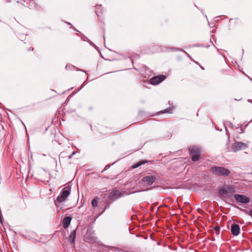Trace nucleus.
I'll return each mask as SVG.
<instances>
[{
  "label": "nucleus",
  "instance_id": "2",
  "mask_svg": "<svg viewBox=\"0 0 252 252\" xmlns=\"http://www.w3.org/2000/svg\"><path fill=\"white\" fill-rule=\"evenodd\" d=\"M71 189L69 186L65 187L62 189L60 195L57 198V201L62 203L66 201L67 197L70 194Z\"/></svg>",
  "mask_w": 252,
  "mask_h": 252
},
{
  "label": "nucleus",
  "instance_id": "5",
  "mask_svg": "<svg viewBox=\"0 0 252 252\" xmlns=\"http://www.w3.org/2000/svg\"><path fill=\"white\" fill-rule=\"evenodd\" d=\"M235 191L234 188L232 186H226L220 189L219 192L224 197L229 196Z\"/></svg>",
  "mask_w": 252,
  "mask_h": 252
},
{
  "label": "nucleus",
  "instance_id": "9",
  "mask_svg": "<svg viewBox=\"0 0 252 252\" xmlns=\"http://www.w3.org/2000/svg\"><path fill=\"white\" fill-rule=\"evenodd\" d=\"M156 178L153 175H148L142 178V181L148 186H151L155 181Z\"/></svg>",
  "mask_w": 252,
  "mask_h": 252
},
{
  "label": "nucleus",
  "instance_id": "18",
  "mask_svg": "<svg viewBox=\"0 0 252 252\" xmlns=\"http://www.w3.org/2000/svg\"><path fill=\"white\" fill-rule=\"evenodd\" d=\"M109 168V165H107L105 166V168L103 171L107 170L108 168Z\"/></svg>",
  "mask_w": 252,
  "mask_h": 252
},
{
  "label": "nucleus",
  "instance_id": "22",
  "mask_svg": "<svg viewBox=\"0 0 252 252\" xmlns=\"http://www.w3.org/2000/svg\"><path fill=\"white\" fill-rule=\"evenodd\" d=\"M103 38H104V40H105V36H104V35L103 36Z\"/></svg>",
  "mask_w": 252,
  "mask_h": 252
},
{
  "label": "nucleus",
  "instance_id": "8",
  "mask_svg": "<svg viewBox=\"0 0 252 252\" xmlns=\"http://www.w3.org/2000/svg\"><path fill=\"white\" fill-rule=\"evenodd\" d=\"M165 79L164 75L156 76L150 79V83L153 85H156L160 83Z\"/></svg>",
  "mask_w": 252,
  "mask_h": 252
},
{
  "label": "nucleus",
  "instance_id": "7",
  "mask_svg": "<svg viewBox=\"0 0 252 252\" xmlns=\"http://www.w3.org/2000/svg\"><path fill=\"white\" fill-rule=\"evenodd\" d=\"M234 197L237 202L242 203H248L250 202L249 198L243 195L235 194Z\"/></svg>",
  "mask_w": 252,
  "mask_h": 252
},
{
  "label": "nucleus",
  "instance_id": "11",
  "mask_svg": "<svg viewBox=\"0 0 252 252\" xmlns=\"http://www.w3.org/2000/svg\"><path fill=\"white\" fill-rule=\"evenodd\" d=\"M71 218L70 217H65L63 221V227L64 228H67L70 224Z\"/></svg>",
  "mask_w": 252,
  "mask_h": 252
},
{
  "label": "nucleus",
  "instance_id": "23",
  "mask_svg": "<svg viewBox=\"0 0 252 252\" xmlns=\"http://www.w3.org/2000/svg\"><path fill=\"white\" fill-rule=\"evenodd\" d=\"M251 80H252V79H251Z\"/></svg>",
  "mask_w": 252,
  "mask_h": 252
},
{
  "label": "nucleus",
  "instance_id": "20",
  "mask_svg": "<svg viewBox=\"0 0 252 252\" xmlns=\"http://www.w3.org/2000/svg\"><path fill=\"white\" fill-rule=\"evenodd\" d=\"M169 111V109H165L163 112L166 113V112H168Z\"/></svg>",
  "mask_w": 252,
  "mask_h": 252
},
{
  "label": "nucleus",
  "instance_id": "15",
  "mask_svg": "<svg viewBox=\"0 0 252 252\" xmlns=\"http://www.w3.org/2000/svg\"><path fill=\"white\" fill-rule=\"evenodd\" d=\"M245 212L252 217V209L249 211L244 210Z\"/></svg>",
  "mask_w": 252,
  "mask_h": 252
},
{
  "label": "nucleus",
  "instance_id": "6",
  "mask_svg": "<svg viewBox=\"0 0 252 252\" xmlns=\"http://www.w3.org/2000/svg\"><path fill=\"white\" fill-rule=\"evenodd\" d=\"M248 144L242 142H235L232 144L231 149L234 152L244 150L248 148Z\"/></svg>",
  "mask_w": 252,
  "mask_h": 252
},
{
  "label": "nucleus",
  "instance_id": "14",
  "mask_svg": "<svg viewBox=\"0 0 252 252\" xmlns=\"http://www.w3.org/2000/svg\"><path fill=\"white\" fill-rule=\"evenodd\" d=\"M96 198H97V197H94V198L93 199V200H92V206H93V207H97V205H97V203H98V202H97V200Z\"/></svg>",
  "mask_w": 252,
  "mask_h": 252
},
{
  "label": "nucleus",
  "instance_id": "19",
  "mask_svg": "<svg viewBox=\"0 0 252 252\" xmlns=\"http://www.w3.org/2000/svg\"><path fill=\"white\" fill-rule=\"evenodd\" d=\"M74 154H75V153H74V152H73V153H72V155H71V156H69V157H68V158H70L72 157V156Z\"/></svg>",
  "mask_w": 252,
  "mask_h": 252
},
{
  "label": "nucleus",
  "instance_id": "12",
  "mask_svg": "<svg viewBox=\"0 0 252 252\" xmlns=\"http://www.w3.org/2000/svg\"><path fill=\"white\" fill-rule=\"evenodd\" d=\"M76 234V230H73L71 232V234L69 236L70 241L73 244H74L75 243Z\"/></svg>",
  "mask_w": 252,
  "mask_h": 252
},
{
  "label": "nucleus",
  "instance_id": "21",
  "mask_svg": "<svg viewBox=\"0 0 252 252\" xmlns=\"http://www.w3.org/2000/svg\"><path fill=\"white\" fill-rule=\"evenodd\" d=\"M30 50H33V48H30Z\"/></svg>",
  "mask_w": 252,
  "mask_h": 252
},
{
  "label": "nucleus",
  "instance_id": "17",
  "mask_svg": "<svg viewBox=\"0 0 252 252\" xmlns=\"http://www.w3.org/2000/svg\"><path fill=\"white\" fill-rule=\"evenodd\" d=\"M0 223L2 225L3 224V222H2V215H1V216L0 217Z\"/></svg>",
  "mask_w": 252,
  "mask_h": 252
},
{
  "label": "nucleus",
  "instance_id": "13",
  "mask_svg": "<svg viewBox=\"0 0 252 252\" xmlns=\"http://www.w3.org/2000/svg\"><path fill=\"white\" fill-rule=\"evenodd\" d=\"M147 162V161H146V160H141V161L138 162L137 163L133 164L132 165V168H137L139 166H140V165H141L142 164H143L146 163Z\"/></svg>",
  "mask_w": 252,
  "mask_h": 252
},
{
  "label": "nucleus",
  "instance_id": "16",
  "mask_svg": "<svg viewBox=\"0 0 252 252\" xmlns=\"http://www.w3.org/2000/svg\"><path fill=\"white\" fill-rule=\"evenodd\" d=\"M214 229L217 231L219 232L220 230V227L219 226H216L214 228Z\"/></svg>",
  "mask_w": 252,
  "mask_h": 252
},
{
  "label": "nucleus",
  "instance_id": "3",
  "mask_svg": "<svg viewBox=\"0 0 252 252\" xmlns=\"http://www.w3.org/2000/svg\"><path fill=\"white\" fill-rule=\"evenodd\" d=\"M189 151L190 154L191 155L192 160L193 161H198L201 153V148L198 147L192 146L190 147Z\"/></svg>",
  "mask_w": 252,
  "mask_h": 252
},
{
  "label": "nucleus",
  "instance_id": "4",
  "mask_svg": "<svg viewBox=\"0 0 252 252\" xmlns=\"http://www.w3.org/2000/svg\"><path fill=\"white\" fill-rule=\"evenodd\" d=\"M123 196V193L118 190L114 189L110 191L107 195L108 201L114 202Z\"/></svg>",
  "mask_w": 252,
  "mask_h": 252
},
{
  "label": "nucleus",
  "instance_id": "10",
  "mask_svg": "<svg viewBox=\"0 0 252 252\" xmlns=\"http://www.w3.org/2000/svg\"><path fill=\"white\" fill-rule=\"evenodd\" d=\"M231 231L234 236H237L240 232V227L238 224H232L231 225Z\"/></svg>",
  "mask_w": 252,
  "mask_h": 252
},
{
  "label": "nucleus",
  "instance_id": "1",
  "mask_svg": "<svg viewBox=\"0 0 252 252\" xmlns=\"http://www.w3.org/2000/svg\"><path fill=\"white\" fill-rule=\"evenodd\" d=\"M211 173L216 176L222 177L228 176L231 171L228 169L223 166H214L210 168Z\"/></svg>",
  "mask_w": 252,
  "mask_h": 252
}]
</instances>
